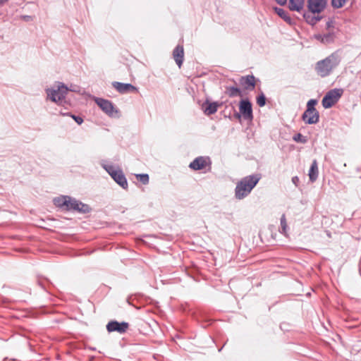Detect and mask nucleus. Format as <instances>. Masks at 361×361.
<instances>
[{
    "label": "nucleus",
    "mask_w": 361,
    "mask_h": 361,
    "mask_svg": "<svg viewBox=\"0 0 361 361\" xmlns=\"http://www.w3.org/2000/svg\"><path fill=\"white\" fill-rule=\"evenodd\" d=\"M260 178V175L255 174L247 176L241 179L235 187V194L236 198L241 200L250 194Z\"/></svg>",
    "instance_id": "nucleus-1"
},
{
    "label": "nucleus",
    "mask_w": 361,
    "mask_h": 361,
    "mask_svg": "<svg viewBox=\"0 0 361 361\" xmlns=\"http://www.w3.org/2000/svg\"><path fill=\"white\" fill-rule=\"evenodd\" d=\"M340 62V56L336 53H333L324 59L318 61L315 70L319 75L324 78L330 75L332 71L339 65Z\"/></svg>",
    "instance_id": "nucleus-2"
},
{
    "label": "nucleus",
    "mask_w": 361,
    "mask_h": 361,
    "mask_svg": "<svg viewBox=\"0 0 361 361\" xmlns=\"http://www.w3.org/2000/svg\"><path fill=\"white\" fill-rule=\"evenodd\" d=\"M54 204L66 210L78 211L86 213L89 212L88 205L78 201L69 196H61L54 200Z\"/></svg>",
    "instance_id": "nucleus-3"
},
{
    "label": "nucleus",
    "mask_w": 361,
    "mask_h": 361,
    "mask_svg": "<svg viewBox=\"0 0 361 361\" xmlns=\"http://www.w3.org/2000/svg\"><path fill=\"white\" fill-rule=\"evenodd\" d=\"M69 89L62 82H57L51 88L47 89V97L56 104H61L66 98ZM71 91L75 90L70 89Z\"/></svg>",
    "instance_id": "nucleus-4"
},
{
    "label": "nucleus",
    "mask_w": 361,
    "mask_h": 361,
    "mask_svg": "<svg viewBox=\"0 0 361 361\" xmlns=\"http://www.w3.org/2000/svg\"><path fill=\"white\" fill-rule=\"evenodd\" d=\"M317 101L310 99L307 102V109L302 114V120L307 124H315L319 122V112L314 108Z\"/></svg>",
    "instance_id": "nucleus-5"
},
{
    "label": "nucleus",
    "mask_w": 361,
    "mask_h": 361,
    "mask_svg": "<svg viewBox=\"0 0 361 361\" xmlns=\"http://www.w3.org/2000/svg\"><path fill=\"white\" fill-rule=\"evenodd\" d=\"M343 93V90L341 88H335L329 91L324 97L322 103L325 109L331 108L334 106L341 98Z\"/></svg>",
    "instance_id": "nucleus-6"
},
{
    "label": "nucleus",
    "mask_w": 361,
    "mask_h": 361,
    "mask_svg": "<svg viewBox=\"0 0 361 361\" xmlns=\"http://www.w3.org/2000/svg\"><path fill=\"white\" fill-rule=\"evenodd\" d=\"M105 169L120 186L124 189L127 188V180L121 170H116L112 166H106Z\"/></svg>",
    "instance_id": "nucleus-7"
},
{
    "label": "nucleus",
    "mask_w": 361,
    "mask_h": 361,
    "mask_svg": "<svg viewBox=\"0 0 361 361\" xmlns=\"http://www.w3.org/2000/svg\"><path fill=\"white\" fill-rule=\"evenodd\" d=\"M94 101L100 109L109 116H115L118 113L111 102L102 98H96Z\"/></svg>",
    "instance_id": "nucleus-8"
},
{
    "label": "nucleus",
    "mask_w": 361,
    "mask_h": 361,
    "mask_svg": "<svg viewBox=\"0 0 361 361\" xmlns=\"http://www.w3.org/2000/svg\"><path fill=\"white\" fill-rule=\"evenodd\" d=\"M189 167L195 171L211 168V161L209 157H199L195 159L189 165Z\"/></svg>",
    "instance_id": "nucleus-9"
},
{
    "label": "nucleus",
    "mask_w": 361,
    "mask_h": 361,
    "mask_svg": "<svg viewBox=\"0 0 361 361\" xmlns=\"http://www.w3.org/2000/svg\"><path fill=\"white\" fill-rule=\"evenodd\" d=\"M326 0H308L307 8L312 13H320L326 8Z\"/></svg>",
    "instance_id": "nucleus-10"
},
{
    "label": "nucleus",
    "mask_w": 361,
    "mask_h": 361,
    "mask_svg": "<svg viewBox=\"0 0 361 361\" xmlns=\"http://www.w3.org/2000/svg\"><path fill=\"white\" fill-rule=\"evenodd\" d=\"M128 324L127 322H118L116 321H112L108 323L106 325V329L109 332L117 331L118 333H125L128 329Z\"/></svg>",
    "instance_id": "nucleus-11"
},
{
    "label": "nucleus",
    "mask_w": 361,
    "mask_h": 361,
    "mask_svg": "<svg viewBox=\"0 0 361 361\" xmlns=\"http://www.w3.org/2000/svg\"><path fill=\"white\" fill-rule=\"evenodd\" d=\"M240 112L245 119H252V104L248 100H242L239 106Z\"/></svg>",
    "instance_id": "nucleus-12"
},
{
    "label": "nucleus",
    "mask_w": 361,
    "mask_h": 361,
    "mask_svg": "<svg viewBox=\"0 0 361 361\" xmlns=\"http://www.w3.org/2000/svg\"><path fill=\"white\" fill-rule=\"evenodd\" d=\"M240 84L244 87V89L252 90L255 87V78L253 75L241 77L240 79Z\"/></svg>",
    "instance_id": "nucleus-13"
},
{
    "label": "nucleus",
    "mask_w": 361,
    "mask_h": 361,
    "mask_svg": "<svg viewBox=\"0 0 361 361\" xmlns=\"http://www.w3.org/2000/svg\"><path fill=\"white\" fill-rule=\"evenodd\" d=\"M113 86L120 93H126L129 92L137 91V88L129 83H121L119 82H115L113 83Z\"/></svg>",
    "instance_id": "nucleus-14"
},
{
    "label": "nucleus",
    "mask_w": 361,
    "mask_h": 361,
    "mask_svg": "<svg viewBox=\"0 0 361 361\" xmlns=\"http://www.w3.org/2000/svg\"><path fill=\"white\" fill-rule=\"evenodd\" d=\"M173 56L177 65L178 66L179 68H180L183 63L184 56L183 46L178 45L173 50Z\"/></svg>",
    "instance_id": "nucleus-15"
},
{
    "label": "nucleus",
    "mask_w": 361,
    "mask_h": 361,
    "mask_svg": "<svg viewBox=\"0 0 361 361\" xmlns=\"http://www.w3.org/2000/svg\"><path fill=\"white\" fill-rule=\"evenodd\" d=\"M305 6V0H289L288 7L290 11L300 12Z\"/></svg>",
    "instance_id": "nucleus-16"
},
{
    "label": "nucleus",
    "mask_w": 361,
    "mask_h": 361,
    "mask_svg": "<svg viewBox=\"0 0 361 361\" xmlns=\"http://www.w3.org/2000/svg\"><path fill=\"white\" fill-rule=\"evenodd\" d=\"M308 176L311 182H314L317 180L318 177V166L317 160H314L312 161Z\"/></svg>",
    "instance_id": "nucleus-17"
},
{
    "label": "nucleus",
    "mask_w": 361,
    "mask_h": 361,
    "mask_svg": "<svg viewBox=\"0 0 361 361\" xmlns=\"http://www.w3.org/2000/svg\"><path fill=\"white\" fill-rule=\"evenodd\" d=\"M274 11L276 13H277L282 19H283L286 22L288 23L289 24L291 23V18L289 16L287 11H286L284 9L279 7H274Z\"/></svg>",
    "instance_id": "nucleus-18"
},
{
    "label": "nucleus",
    "mask_w": 361,
    "mask_h": 361,
    "mask_svg": "<svg viewBox=\"0 0 361 361\" xmlns=\"http://www.w3.org/2000/svg\"><path fill=\"white\" fill-rule=\"evenodd\" d=\"M218 104L216 102L206 103V106H204V111L207 115H211L216 112L218 109Z\"/></svg>",
    "instance_id": "nucleus-19"
},
{
    "label": "nucleus",
    "mask_w": 361,
    "mask_h": 361,
    "mask_svg": "<svg viewBox=\"0 0 361 361\" xmlns=\"http://www.w3.org/2000/svg\"><path fill=\"white\" fill-rule=\"evenodd\" d=\"M303 17L308 24L312 25H315L317 22H319L321 20V17L312 16L310 13H305L303 15Z\"/></svg>",
    "instance_id": "nucleus-20"
},
{
    "label": "nucleus",
    "mask_w": 361,
    "mask_h": 361,
    "mask_svg": "<svg viewBox=\"0 0 361 361\" xmlns=\"http://www.w3.org/2000/svg\"><path fill=\"white\" fill-rule=\"evenodd\" d=\"M228 94L230 97L241 96V92L240 89L235 87H231L228 88Z\"/></svg>",
    "instance_id": "nucleus-21"
},
{
    "label": "nucleus",
    "mask_w": 361,
    "mask_h": 361,
    "mask_svg": "<svg viewBox=\"0 0 361 361\" xmlns=\"http://www.w3.org/2000/svg\"><path fill=\"white\" fill-rule=\"evenodd\" d=\"M136 177L145 185L149 183V176L147 174H137Z\"/></svg>",
    "instance_id": "nucleus-22"
},
{
    "label": "nucleus",
    "mask_w": 361,
    "mask_h": 361,
    "mask_svg": "<svg viewBox=\"0 0 361 361\" xmlns=\"http://www.w3.org/2000/svg\"><path fill=\"white\" fill-rule=\"evenodd\" d=\"M347 0H331V4L334 8H341L345 4Z\"/></svg>",
    "instance_id": "nucleus-23"
},
{
    "label": "nucleus",
    "mask_w": 361,
    "mask_h": 361,
    "mask_svg": "<svg viewBox=\"0 0 361 361\" xmlns=\"http://www.w3.org/2000/svg\"><path fill=\"white\" fill-rule=\"evenodd\" d=\"M281 230H282V233L286 234V230H287V224H286V216L285 215H282L281 218Z\"/></svg>",
    "instance_id": "nucleus-24"
},
{
    "label": "nucleus",
    "mask_w": 361,
    "mask_h": 361,
    "mask_svg": "<svg viewBox=\"0 0 361 361\" xmlns=\"http://www.w3.org/2000/svg\"><path fill=\"white\" fill-rule=\"evenodd\" d=\"M257 103L259 106H264L266 103V98L264 94H261L257 97Z\"/></svg>",
    "instance_id": "nucleus-25"
},
{
    "label": "nucleus",
    "mask_w": 361,
    "mask_h": 361,
    "mask_svg": "<svg viewBox=\"0 0 361 361\" xmlns=\"http://www.w3.org/2000/svg\"><path fill=\"white\" fill-rule=\"evenodd\" d=\"M302 135L301 134L298 133V134H297V135H295L294 136L293 140H294L295 141H296V142H305V140H302Z\"/></svg>",
    "instance_id": "nucleus-26"
},
{
    "label": "nucleus",
    "mask_w": 361,
    "mask_h": 361,
    "mask_svg": "<svg viewBox=\"0 0 361 361\" xmlns=\"http://www.w3.org/2000/svg\"><path fill=\"white\" fill-rule=\"evenodd\" d=\"M72 118L75 121V122L78 124H81L83 122V120L81 117L75 116L73 115Z\"/></svg>",
    "instance_id": "nucleus-27"
},
{
    "label": "nucleus",
    "mask_w": 361,
    "mask_h": 361,
    "mask_svg": "<svg viewBox=\"0 0 361 361\" xmlns=\"http://www.w3.org/2000/svg\"><path fill=\"white\" fill-rule=\"evenodd\" d=\"M276 1L277 2V4H279V5L281 6H283L286 4L287 2V0H276Z\"/></svg>",
    "instance_id": "nucleus-28"
},
{
    "label": "nucleus",
    "mask_w": 361,
    "mask_h": 361,
    "mask_svg": "<svg viewBox=\"0 0 361 361\" xmlns=\"http://www.w3.org/2000/svg\"><path fill=\"white\" fill-rule=\"evenodd\" d=\"M299 179L297 176H295L292 178V181L295 185H297V183L298 182Z\"/></svg>",
    "instance_id": "nucleus-29"
},
{
    "label": "nucleus",
    "mask_w": 361,
    "mask_h": 361,
    "mask_svg": "<svg viewBox=\"0 0 361 361\" xmlns=\"http://www.w3.org/2000/svg\"><path fill=\"white\" fill-rule=\"evenodd\" d=\"M8 0H0V6L4 5Z\"/></svg>",
    "instance_id": "nucleus-30"
}]
</instances>
